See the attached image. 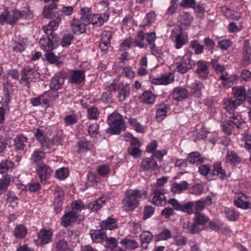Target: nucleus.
<instances>
[{
    "label": "nucleus",
    "mask_w": 251,
    "mask_h": 251,
    "mask_svg": "<svg viewBox=\"0 0 251 251\" xmlns=\"http://www.w3.org/2000/svg\"><path fill=\"white\" fill-rule=\"evenodd\" d=\"M147 192L145 191L129 190L123 199V203L129 210H133L137 207L142 199L145 198Z\"/></svg>",
    "instance_id": "1"
},
{
    "label": "nucleus",
    "mask_w": 251,
    "mask_h": 251,
    "mask_svg": "<svg viewBox=\"0 0 251 251\" xmlns=\"http://www.w3.org/2000/svg\"><path fill=\"white\" fill-rule=\"evenodd\" d=\"M107 123L109 126L107 132L112 134H119L126 127L122 116L116 112L108 116Z\"/></svg>",
    "instance_id": "2"
},
{
    "label": "nucleus",
    "mask_w": 251,
    "mask_h": 251,
    "mask_svg": "<svg viewBox=\"0 0 251 251\" xmlns=\"http://www.w3.org/2000/svg\"><path fill=\"white\" fill-rule=\"evenodd\" d=\"M199 170L200 174L205 176L209 180L215 179L217 176L224 178L226 176L225 171L221 168L220 164L215 165L213 170H211L208 165H202L199 167Z\"/></svg>",
    "instance_id": "3"
},
{
    "label": "nucleus",
    "mask_w": 251,
    "mask_h": 251,
    "mask_svg": "<svg viewBox=\"0 0 251 251\" xmlns=\"http://www.w3.org/2000/svg\"><path fill=\"white\" fill-rule=\"evenodd\" d=\"M208 218L202 214H196L194 223L188 225V231L192 233H196L202 230L204 225L208 222Z\"/></svg>",
    "instance_id": "4"
},
{
    "label": "nucleus",
    "mask_w": 251,
    "mask_h": 251,
    "mask_svg": "<svg viewBox=\"0 0 251 251\" xmlns=\"http://www.w3.org/2000/svg\"><path fill=\"white\" fill-rule=\"evenodd\" d=\"M183 30H179L178 28L173 29L171 31L170 38L174 42L175 47L179 49L187 43L188 38L187 33L183 32Z\"/></svg>",
    "instance_id": "5"
},
{
    "label": "nucleus",
    "mask_w": 251,
    "mask_h": 251,
    "mask_svg": "<svg viewBox=\"0 0 251 251\" xmlns=\"http://www.w3.org/2000/svg\"><path fill=\"white\" fill-rule=\"evenodd\" d=\"M39 44L41 48L46 52L51 51L59 46L56 38L53 35L50 36L47 34L40 39Z\"/></svg>",
    "instance_id": "6"
},
{
    "label": "nucleus",
    "mask_w": 251,
    "mask_h": 251,
    "mask_svg": "<svg viewBox=\"0 0 251 251\" xmlns=\"http://www.w3.org/2000/svg\"><path fill=\"white\" fill-rule=\"evenodd\" d=\"M166 190L163 188H156L152 192V203L157 206H162L166 204L167 199L165 196Z\"/></svg>",
    "instance_id": "7"
},
{
    "label": "nucleus",
    "mask_w": 251,
    "mask_h": 251,
    "mask_svg": "<svg viewBox=\"0 0 251 251\" xmlns=\"http://www.w3.org/2000/svg\"><path fill=\"white\" fill-rule=\"evenodd\" d=\"M234 202L237 207L246 209L251 206V197L242 193H239L237 194L236 198L234 200Z\"/></svg>",
    "instance_id": "8"
},
{
    "label": "nucleus",
    "mask_w": 251,
    "mask_h": 251,
    "mask_svg": "<svg viewBox=\"0 0 251 251\" xmlns=\"http://www.w3.org/2000/svg\"><path fill=\"white\" fill-rule=\"evenodd\" d=\"M36 173L41 181L46 183L50 177L52 170L51 168L46 164L38 165L36 168Z\"/></svg>",
    "instance_id": "9"
},
{
    "label": "nucleus",
    "mask_w": 251,
    "mask_h": 251,
    "mask_svg": "<svg viewBox=\"0 0 251 251\" xmlns=\"http://www.w3.org/2000/svg\"><path fill=\"white\" fill-rule=\"evenodd\" d=\"M78 214L75 211H69L65 213L61 218V223L62 226L67 227L76 221Z\"/></svg>",
    "instance_id": "10"
},
{
    "label": "nucleus",
    "mask_w": 251,
    "mask_h": 251,
    "mask_svg": "<svg viewBox=\"0 0 251 251\" xmlns=\"http://www.w3.org/2000/svg\"><path fill=\"white\" fill-rule=\"evenodd\" d=\"M37 244H46L49 243L51 239L52 233L51 230L42 229L38 233Z\"/></svg>",
    "instance_id": "11"
},
{
    "label": "nucleus",
    "mask_w": 251,
    "mask_h": 251,
    "mask_svg": "<svg viewBox=\"0 0 251 251\" xmlns=\"http://www.w3.org/2000/svg\"><path fill=\"white\" fill-rule=\"evenodd\" d=\"M64 195L63 190L60 187H56L55 191L54 210L57 213L62 210Z\"/></svg>",
    "instance_id": "12"
},
{
    "label": "nucleus",
    "mask_w": 251,
    "mask_h": 251,
    "mask_svg": "<svg viewBox=\"0 0 251 251\" xmlns=\"http://www.w3.org/2000/svg\"><path fill=\"white\" fill-rule=\"evenodd\" d=\"M157 167V163L152 157L143 159L141 164V167L145 171H154Z\"/></svg>",
    "instance_id": "13"
},
{
    "label": "nucleus",
    "mask_w": 251,
    "mask_h": 251,
    "mask_svg": "<svg viewBox=\"0 0 251 251\" xmlns=\"http://www.w3.org/2000/svg\"><path fill=\"white\" fill-rule=\"evenodd\" d=\"M232 94L235 98L234 100L240 105L246 100V92L242 86L235 87L232 88Z\"/></svg>",
    "instance_id": "14"
},
{
    "label": "nucleus",
    "mask_w": 251,
    "mask_h": 251,
    "mask_svg": "<svg viewBox=\"0 0 251 251\" xmlns=\"http://www.w3.org/2000/svg\"><path fill=\"white\" fill-rule=\"evenodd\" d=\"M179 20L180 25L178 29H179V30H183L187 29L193 20V18L188 12H183L180 15Z\"/></svg>",
    "instance_id": "15"
},
{
    "label": "nucleus",
    "mask_w": 251,
    "mask_h": 251,
    "mask_svg": "<svg viewBox=\"0 0 251 251\" xmlns=\"http://www.w3.org/2000/svg\"><path fill=\"white\" fill-rule=\"evenodd\" d=\"M61 19L59 17L50 22L48 25L44 27L45 33L50 36L54 35V31L57 29Z\"/></svg>",
    "instance_id": "16"
},
{
    "label": "nucleus",
    "mask_w": 251,
    "mask_h": 251,
    "mask_svg": "<svg viewBox=\"0 0 251 251\" xmlns=\"http://www.w3.org/2000/svg\"><path fill=\"white\" fill-rule=\"evenodd\" d=\"M188 95V91L182 87H176L174 88L172 96L174 100L180 101L187 98Z\"/></svg>",
    "instance_id": "17"
},
{
    "label": "nucleus",
    "mask_w": 251,
    "mask_h": 251,
    "mask_svg": "<svg viewBox=\"0 0 251 251\" xmlns=\"http://www.w3.org/2000/svg\"><path fill=\"white\" fill-rule=\"evenodd\" d=\"M85 24H82L80 20L74 18L71 23V26L73 33L75 34L79 35L85 32Z\"/></svg>",
    "instance_id": "18"
},
{
    "label": "nucleus",
    "mask_w": 251,
    "mask_h": 251,
    "mask_svg": "<svg viewBox=\"0 0 251 251\" xmlns=\"http://www.w3.org/2000/svg\"><path fill=\"white\" fill-rule=\"evenodd\" d=\"M85 17L86 18V19L84 22L87 25L89 24H92L96 26H100L104 23L103 19H102L101 16L99 14H91L86 17L85 16Z\"/></svg>",
    "instance_id": "19"
},
{
    "label": "nucleus",
    "mask_w": 251,
    "mask_h": 251,
    "mask_svg": "<svg viewBox=\"0 0 251 251\" xmlns=\"http://www.w3.org/2000/svg\"><path fill=\"white\" fill-rule=\"evenodd\" d=\"M169 110L170 107L168 105L166 104L159 105L156 111V119L157 121L160 122L164 119Z\"/></svg>",
    "instance_id": "20"
},
{
    "label": "nucleus",
    "mask_w": 251,
    "mask_h": 251,
    "mask_svg": "<svg viewBox=\"0 0 251 251\" xmlns=\"http://www.w3.org/2000/svg\"><path fill=\"white\" fill-rule=\"evenodd\" d=\"M106 198L105 197H100L96 201L90 202L87 208L91 211H96L100 209L105 203Z\"/></svg>",
    "instance_id": "21"
},
{
    "label": "nucleus",
    "mask_w": 251,
    "mask_h": 251,
    "mask_svg": "<svg viewBox=\"0 0 251 251\" xmlns=\"http://www.w3.org/2000/svg\"><path fill=\"white\" fill-rule=\"evenodd\" d=\"M100 226L105 229L114 230L117 228L118 223L116 219L109 217L106 220L101 222Z\"/></svg>",
    "instance_id": "22"
},
{
    "label": "nucleus",
    "mask_w": 251,
    "mask_h": 251,
    "mask_svg": "<svg viewBox=\"0 0 251 251\" xmlns=\"http://www.w3.org/2000/svg\"><path fill=\"white\" fill-rule=\"evenodd\" d=\"M243 53L244 55L243 63L248 65L250 63L251 60V47L247 41H245L244 44Z\"/></svg>",
    "instance_id": "23"
},
{
    "label": "nucleus",
    "mask_w": 251,
    "mask_h": 251,
    "mask_svg": "<svg viewBox=\"0 0 251 251\" xmlns=\"http://www.w3.org/2000/svg\"><path fill=\"white\" fill-rule=\"evenodd\" d=\"M223 104L224 108L230 114L233 113L235 109L240 105L239 103H237L234 100L228 98L224 100Z\"/></svg>",
    "instance_id": "24"
},
{
    "label": "nucleus",
    "mask_w": 251,
    "mask_h": 251,
    "mask_svg": "<svg viewBox=\"0 0 251 251\" xmlns=\"http://www.w3.org/2000/svg\"><path fill=\"white\" fill-rule=\"evenodd\" d=\"M120 244L129 250H134L139 247V244L136 240L127 238L122 239Z\"/></svg>",
    "instance_id": "25"
},
{
    "label": "nucleus",
    "mask_w": 251,
    "mask_h": 251,
    "mask_svg": "<svg viewBox=\"0 0 251 251\" xmlns=\"http://www.w3.org/2000/svg\"><path fill=\"white\" fill-rule=\"evenodd\" d=\"M90 235L92 240L95 242H101L106 236L105 233L101 230H91Z\"/></svg>",
    "instance_id": "26"
},
{
    "label": "nucleus",
    "mask_w": 251,
    "mask_h": 251,
    "mask_svg": "<svg viewBox=\"0 0 251 251\" xmlns=\"http://www.w3.org/2000/svg\"><path fill=\"white\" fill-rule=\"evenodd\" d=\"M130 93V87L129 85H126L118 91L117 96L118 100L122 102L129 97Z\"/></svg>",
    "instance_id": "27"
},
{
    "label": "nucleus",
    "mask_w": 251,
    "mask_h": 251,
    "mask_svg": "<svg viewBox=\"0 0 251 251\" xmlns=\"http://www.w3.org/2000/svg\"><path fill=\"white\" fill-rule=\"evenodd\" d=\"M153 235L149 231H143L140 235V239L142 248L146 249L148 246H145V244H148L152 240Z\"/></svg>",
    "instance_id": "28"
},
{
    "label": "nucleus",
    "mask_w": 251,
    "mask_h": 251,
    "mask_svg": "<svg viewBox=\"0 0 251 251\" xmlns=\"http://www.w3.org/2000/svg\"><path fill=\"white\" fill-rule=\"evenodd\" d=\"M45 156L44 152L40 150H36L32 154L31 159L38 166V165L45 164L42 163V161L45 158Z\"/></svg>",
    "instance_id": "29"
},
{
    "label": "nucleus",
    "mask_w": 251,
    "mask_h": 251,
    "mask_svg": "<svg viewBox=\"0 0 251 251\" xmlns=\"http://www.w3.org/2000/svg\"><path fill=\"white\" fill-rule=\"evenodd\" d=\"M25 13L24 11H20L18 10L13 11L12 15H9L8 23L10 25H13L19 18H24Z\"/></svg>",
    "instance_id": "30"
},
{
    "label": "nucleus",
    "mask_w": 251,
    "mask_h": 251,
    "mask_svg": "<svg viewBox=\"0 0 251 251\" xmlns=\"http://www.w3.org/2000/svg\"><path fill=\"white\" fill-rule=\"evenodd\" d=\"M156 96L151 91L145 92L141 96L142 101L147 104H153L155 100Z\"/></svg>",
    "instance_id": "31"
},
{
    "label": "nucleus",
    "mask_w": 251,
    "mask_h": 251,
    "mask_svg": "<svg viewBox=\"0 0 251 251\" xmlns=\"http://www.w3.org/2000/svg\"><path fill=\"white\" fill-rule=\"evenodd\" d=\"M188 187V183L185 181H183L179 183H173L171 186V190L175 194H179L186 190Z\"/></svg>",
    "instance_id": "32"
},
{
    "label": "nucleus",
    "mask_w": 251,
    "mask_h": 251,
    "mask_svg": "<svg viewBox=\"0 0 251 251\" xmlns=\"http://www.w3.org/2000/svg\"><path fill=\"white\" fill-rule=\"evenodd\" d=\"M172 237V232L170 230L163 228L160 232L155 236L156 241H166Z\"/></svg>",
    "instance_id": "33"
},
{
    "label": "nucleus",
    "mask_w": 251,
    "mask_h": 251,
    "mask_svg": "<svg viewBox=\"0 0 251 251\" xmlns=\"http://www.w3.org/2000/svg\"><path fill=\"white\" fill-rule=\"evenodd\" d=\"M212 203L211 198L207 197L205 200H201L196 201L195 208L197 212L201 211L205 205H210Z\"/></svg>",
    "instance_id": "34"
},
{
    "label": "nucleus",
    "mask_w": 251,
    "mask_h": 251,
    "mask_svg": "<svg viewBox=\"0 0 251 251\" xmlns=\"http://www.w3.org/2000/svg\"><path fill=\"white\" fill-rule=\"evenodd\" d=\"M14 163L10 160H2L0 163V174L7 173L8 170L13 168Z\"/></svg>",
    "instance_id": "35"
},
{
    "label": "nucleus",
    "mask_w": 251,
    "mask_h": 251,
    "mask_svg": "<svg viewBox=\"0 0 251 251\" xmlns=\"http://www.w3.org/2000/svg\"><path fill=\"white\" fill-rule=\"evenodd\" d=\"M189 57H190V55L189 54H186L183 57V59H188V63H186V62L185 63H182L181 64H179L177 67V71L181 73V74H184L185 73H186L187 72V71L188 70L189 67H190V66L192 64H193L192 63V60L190 59H189Z\"/></svg>",
    "instance_id": "36"
},
{
    "label": "nucleus",
    "mask_w": 251,
    "mask_h": 251,
    "mask_svg": "<svg viewBox=\"0 0 251 251\" xmlns=\"http://www.w3.org/2000/svg\"><path fill=\"white\" fill-rule=\"evenodd\" d=\"M224 213L227 220L230 221H234L238 219L239 214L233 208L226 207Z\"/></svg>",
    "instance_id": "37"
},
{
    "label": "nucleus",
    "mask_w": 251,
    "mask_h": 251,
    "mask_svg": "<svg viewBox=\"0 0 251 251\" xmlns=\"http://www.w3.org/2000/svg\"><path fill=\"white\" fill-rule=\"evenodd\" d=\"M46 60L51 64H54L57 66H59L61 64L60 61V57L55 55L54 53L50 51H47L45 54Z\"/></svg>",
    "instance_id": "38"
},
{
    "label": "nucleus",
    "mask_w": 251,
    "mask_h": 251,
    "mask_svg": "<svg viewBox=\"0 0 251 251\" xmlns=\"http://www.w3.org/2000/svg\"><path fill=\"white\" fill-rule=\"evenodd\" d=\"M11 181V176L8 175L2 176L0 179V195L2 194L3 192L6 191Z\"/></svg>",
    "instance_id": "39"
},
{
    "label": "nucleus",
    "mask_w": 251,
    "mask_h": 251,
    "mask_svg": "<svg viewBox=\"0 0 251 251\" xmlns=\"http://www.w3.org/2000/svg\"><path fill=\"white\" fill-rule=\"evenodd\" d=\"M55 1H52V2L48 6L46 5L44 8L42 12V15L44 18L49 19L50 18L51 15L53 13V10L56 9L57 4L55 3Z\"/></svg>",
    "instance_id": "40"
},
{
    "label": "nucleus",
    "mask_w": 251,
    "mask_h": 251,
    "mask_svg": "<svg viewBox=\"0 0 251 251\" xmlns=\"http://www.w3.org/2000/svg\"><path fill=\"white\" fill-rule=\"evenodd\" d=\"M197 65L198 68L196 71L198 74L206 75L209 74V69L206 62L200 60L197 62Z\"/></svg>",
    "instance_id": "41"
},
{
    "label": "nucleus",
    "mask_w": 251,
    "mask_h": 251,
    "mask_svg": "<svg viewBox=\"0 0 251 251\" xmlns=\"http://www.w3.org/2000/svg\"><path fill=\"white\" fill-rule=\"evenodd\" d=\"M221 9L222 12H226L224 13L226 16L229 17L232 20H238L241 16L240 13L237 12H231L230 10L226 6L221 7Z\"/></svg>",
    "instance_id": "42"
},
{
    "label": "nucleus",
    "mask_w": 251,
    "mask_h": 251,
    "mask_svg": "<svg viewBox=\"0 0 251 251\" xmlns=\"http://www.w3.org/2000/svg\"><path fill=\"white\" fill-rule=\"evenodd\" d=\"M100 114V110L96 107H91L87 109V117L89 120H98Z\"/></svg>",
    "instance_id": "43"
},
{
    "label": "nucleus",
    "mask_w": 251,
    "mask_h": 251,
    "mask_svg": "<svg viewBox=\"0 0 251 251\" xmlns=\"http://www.w3.org/2000/svg\"><path fill=\"white\" fill-rule=\"evenodd\" d=\"M26 233V228L22 225L17 226L14 229L15 236L17 238H24L25 236Z\"/></svg>",
    "instance_id": "44"
},
{
    "label": "nucleus",
    "mask_w": 251,
    "mask_h": 251,
    "mask_svg": "<svg viewBox=\"0 0 251 251\" xmlns=\"http://www.w3.org/2000/svg\"><path fill=\"white\" fill-rule=\"evenodd\" d=\"M118 244V241L114 238H106L105 246L107 250H109L110 251H116Z\"/></svg>",
    "instance_id": "45"
},
{
    "label": "nucleus",
    "mask_w": 251,
    "mask_h": 251,
    "mask_svg": "<svg viewBox=\"0 0 251 251\" xmlns=\"http://www.w3.org/2000/svg\"><path fill=\"white\" fill-rule=\"evenodd\" d=\"M187 160L190 163L196 164H199L202 161L200 154L198 152L190 153L188 156Z\"/></svg>",
    "instance_id": "46"
},
{
    "label": "nucleus",
    "mask_w": 251,
    "mask_h": 251,
    "mask_svg": "<svg viewBox=\"0 0 251 251\" xmlns=\"http://www.w3.org/2000/svg\"><path fill=\"white\" fill-rule=\"evenodd\" d=\"M145 38V34L142 31H139L135 36L134 42L140 48H143L145 46L144 41Z\"/></svg>",
    "instance_id": "47"
},
{
    "label": "nucleus",
    "mask_w": 251,
    "mask_h": 251,
    "mask_svg": "<svg viewBox=\"0 0 251 251\" xmlns=\"http://www.w3.org/2000/svg\"><path fill=\"white\" fill-rule=\"evenodd\" d=\"M69 174V170L67 168H61L56 171L55 177L59 180H64L68 176Z\"/></svg>",
    "instance_id": "48"
},
{
    "label": "nucleus",
    "mask_w": 251,
    "mask_h": 251,
    "mask_svg": "<svg viewBox=\"0 0 251 251\" xmlns=\"http://www.w3.org/2000/svg\"><path fill=\"white\" fill-rule=\"evenodd\" d=\"M201 138H207L208 141L212 143L213 144H215L216 143H218L220 140V138L218 137V134L217 132H210L207 133L206 135L201 134Z\"/></svg>",
    "instance_id": "49"
},
{
    "label": "nucleus",
    "mask_w": 251,
    "mask_h": 251,
    "mask_svg": "<svg viewBox=\"0 0 251 251\" xmlns=\"http://www.w3.org/2000/svg\"><path fill=\"white\" fill-rule=\"evenodd\" d=\"M233 125L236 126L238 128L242 129L246 126V123L242 119L241 116L234 115L232 117V121H231Z\"/></svg>",
    "instance_id": "50"
},
{
    "label": "nucleus",
    "mask_w": 251,
    "mask_h": 251,
    "mask_svg": "<svg viewBox=\"0 0 251 251\" xmlns=\"http://www.w3.org/2000/svg\"><path fill=\"white\" fill-rule=\"evenodd\" d=\"M129 125L138 132H144V127L135 118H130L128 120Z\"/></svg>",
    "instance_id": "51"
},
{
    "label": "nucleus",
    "mask_w": 251,
    "mask_h": 251,
    "mask_svg": "<svg viewBox=\"0 0 251 251\" xmlns=\"http://www.w3.org/2000/svg\"><path fill=\"white\" fill-rule=\"evenodd\" d=\"M190 47L194 50L196 54H201L203 51V46L200 45L197 40H193L191 42Z\"/></svg>",
    "instance_id": "52"
},
{
    "label": "nucleus",
    "mask_w": 251,
    "mask_h": 251,
    "mask_svg": "<svg viewBox=\"0 0 251 251\" xmlns=\"http://www.w3.org/2000/svg\"><path fill=\"white\" fill-rule=\"evenodd\" d=\"M73 39L74 36L72 34H64L59 45H60L62 47L69 46Z\"/></svg>",
    "instance_id": "53"
},
{
    "label": "nucleus",
    "mask_w": 251,
    "mask_h": 251,
    "mask_svg": "<svg viewBox=\"0 0 251 251\" xmlns=\"http://www.w3.org/2000/svg\"><path fill=\"white\" fill-rule=\"evenodd\" d=\"M27 138L25 136L21 135L19 136L15 140V146L17 149L22 150L25 146V143L26 142Z\"/></svg>",
    "instance_id": "54"
},
{
    "label": "nucleus",
    "mask_w": 251,
    "mask_h": 251,
    "mask_svg": "<svg viewBox=\"0 0 251 251\" xmlns=\"http://www.w3.org/2000/svg\"><path fill=\"white\" fill-rule=\"evenodd\" d=\"M191 90L195 97H200L201 96V85L200 82L195 80V82L191 84Z\"/></svg>",
    "instance_id": "55"
},
{
    "label": "nucleus",
    "mask_w": 251,
    "mask_h": 251,
    "mask_svg": "<svg viewBox=\"0 0 251 251\" xmlns=\"http://www.w3.org/2000/svg\"><path fill=\"white\" fill-rule=\"evenodd\" d=\"M97 171L100 176H105L110 172V168L108 164L102 165L98 168Z\"/></svg>",
    "instance_id": "56"
},
{
    "label": "nucleus",
    "mask_w": 251,
    "mask_h": 251,
    "mask_svg": "<svg viewBox=\"0 0 251 251\" xmlns=\"http://www.w3.org/2000/svg\"><path fill=\"white\" fill-rule=\"evenodd\" d=\"M72 211L78 212L85 208V206L83 203L80 200H76L72 203L71 205Z\"/></svg>",
    "instance_id": "57"
},
{
    "label": "nucleus",
    "mask_w": 251,
    "mask_h": 251,
    "mask_svg": "<svg viewBox=\"0 0 251 251\" xmlns=\"http://www.w3.org/2000/svg\"><path fill=\"white\" fill-rule=\"evenodd\" d=\"M43 104L48 105L50 100L54 99L53 95L50 91L45 92L43 95L40 96Z\"/></svg>",
    "instance_id": "58"
},
{
    "label": "nucleus",
    "mask_w": 251,
    "mask_h": 251,
    "mask_svg": "<svg viewBox=\"0 0 251 251\" xmlns=\"http://www.w3.org/2000/svg\"><path fill=\"white\" fill-rule=\"evenodd\" d=\"M233 127L234 125L231 121H226L222 125L223 131L227 134H231Z\"/></svg>",
    "instance_id": "59"
},
{
    "label": "nucleus",
    "mask_w": 251,
    "mask_h": 251,
    "mask_svg": "<svg viewBox=\"0 0 251 251\" xmlns=\"http://www.w3.org/2000/svg\"><path fill=\"white\" fill-rule=\"evenodd\" d=\"M226 161L232 164H236L239 161V159L236 153L232 151H228L226 155Z\"/></svg>",
    "instance_id": "60"
},
{
    "label": "nucleus",
    "mask_w": 251,
    "mask_h": 251,
    "mask_svg": "<svg viewBox=\"0 0 251 251\" xmlns=\"http://www.w3.org/2000/svg\"><path fill=\"white\" fill-rule=\"evenodd\" d=\"M64 79H51L50 83V87L51 90H57L59 89L63 83Z\"/></svg>",
    "instance_id": "61"
},
{
    "label": "nucleus",
    "mask_w": 251,
    "mask_h": 251,
    "mask_svg": "<svg viewBox=\"0 0 251 251\" xmlns=\"http://www.w3.org/2000/svg\"><path fill=\"white\" fill-rule=\"evenodd\" d=\"M193 206L194 203L192 201H189L187 203L182 204L180 211L191 214L193 213Z\"/></svg>",
    "instance_id": "62"
},
{
    "label": "nucleus",
    "mask_w": 251,
    "mask_h": 251,
    "mask_svg": "<svg viewBox=\"0 0 251 251\" xmlns=\"http://www.w3.org/2000/svg\"><path fill=\"white\" fill-rule=\"evenodd\" d=\"M89 142L87 141H80L77 144L78 151L79 153H83V152L89 149Z\"/></svg>",
    "instance_id": "63"
},
{
    "label": "nucleus",
    "mask_w": 251,
    "mask_h": 251,
    "mask_svg": "<svg viewBox=\"0 0 251 251\" xmlns=\"http://www.w3.org/2000/svg\"><path fill=\"white\" fill-rule=\"evenodd\" d=\"M56 250L59 251H72L68 248V244L66 241L64 240H60L56 244Z\"/></svg>",
    "instance_id": "64"
}]
</instances>
